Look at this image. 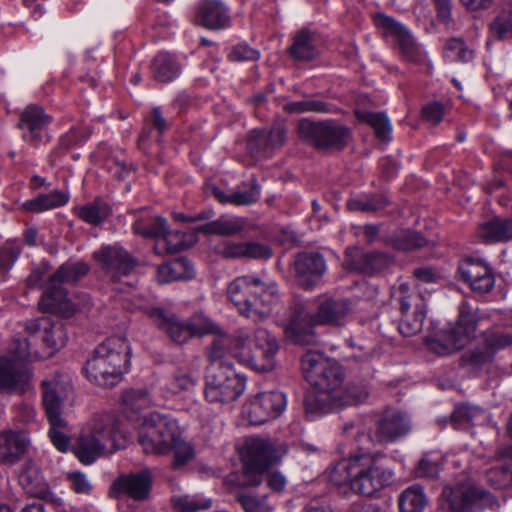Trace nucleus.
<instances>
[{
    "mask_svg": "<svg viewBox=\"0 0 512 512\" xmlns=\"http://www.w3.org/2000/svg\"><path fill=\"white\" fill-rule=\"evenodd\" d=\"M374 23L376 27L383 30L386 35L396 39L401 53L406 60L415 61L417 59L418 48L411 33L405 26L395 19L381 13L374 16Z\"/></svg>",
    "mask_w": 512,
    "mask_h": 512,
    "instance_id": "412c9836",
    "label": "nucleus"
},
{
    "mask_svg": "<svg viewBox=\"0 0 512 512\" xmlns=\"http://www.w3.org/2000/svg\"><path fill=\"white\" fill-rule=\"evenodd\" d=\"M297 281L305 289L313 287L326 269L323 256L315 252L298 254L295 262Z\"/></svg>",
    "mask_w": 512,
    "mask_h": 512,
    "instance_id": "a878e982",
    "label": "nucleus"
},
{
    "mask_svg": "<svg viewBox=\"0 0 512 512\" xmlns=\"http://www.w3.org/2000/svg\"><path fill=\"white\" fill-rule=\"evenodd\" d=\"M246 378L237 373L233 365H220L208 369L204 396L210 403L227 404L237 400L245 390Z\"/></svg>",
    "mask_w": 512,
    "mask_h": 512,
    "instance_id": "9b49d317",
    "label": "nucleus"
},
{
    "mask_svg": "<svg viewBox=\"0 0 512 512\" xmlns=\"http://www.w3.org/2000/svg\"><path fill=\"white\" fill-rule=\"evenodd\" d=\"M398 292L401 311L399 332L405 337L413 336L422 330L426 318L425 298L410 291L406 284H400Z\"/></svg>",
    "mask_w": 512,
    "mask_h": 512,
    "instance_id": "4468645a",
    "label": "nucleus"
},
{
    "mask_svg": "<svg viewBox=\"0 0 512 512\" xmlns=\"http://www.w3.org/2000/svg\"><path fill=\"white\" fill-rule=\"evenodd\" d=\"M247 149L253 158L270 157L271 152L265 130H254L247 141Z\"/></svg>",
    "mask_w": 512,
    "mask_h": 512,
    "instance_id": "13d9d810",
    "label": "nucleus"
},
{
    "mask_svg": "<svg viewBox=\"0 0 512 512\" xmlns=\"http://www.w3.org/2000/svg\"><path fill=\"white\" fill-rule=\"evenodd\" d=\"M132 228L136 234L155 239L156 242L166 231L167 221L159 216H146L137 219Z\"/></svg>",
    "mask_w": 512,
    "mask_h": 512,
    "instance_id": "37998d69",
    "label": "nucleus"
},
{
    "mask_svg": "<svg viewBox=\"0 0 512 512\" xmlns=\"http://www.w3.org/2000/svg\"><path fill=\"white\" fill-rule=\"evenodd\" d=\"M27 331H32V340L36 346H41L34 351L35 359H47L52 357L67 341V331L63 324H51L47 319L31 321L26 326Z\"/></svg>",
    "mask_w": 512,
    "mask_h": 512,
    "instance_id": "2eb2a0df",
    "label": "nucleus"
},
{
    "mask_svg": "<svg viewBox=\"0 0 512 512\" xmlns=\"http://www.w3.org/2000/svg\"><path fill=\"white\" fill-rule=\"evenodd\" d=\"M152 73L159 82H171L180 75L181 65L174 55L160 52L152 62Z\"/></svg>",
    "mask_w": 512,
    "mask_h": 512,
    "instance_id": "4c0bfd02",
    "label": "nucleus"
},
{
    "mask_svg": "<svg viewBox=\"0 0 512 512\" xmlns=\"http://www.w3.org/2000/svg\"><path fill=\"white\" fill-rule=\"evenodd\" d=\"M73 386L67 375L55 373L41 382L42 404L46 416L62 415V405L73 398Z\"/></svg>",
    "mask_w": 512,
    "mask_h": 512,
    "instance_id": "f3484780",
    "label": "nucleus"
},
{
    "mask_svg": "<svg viewBox=\"0 0 512 512\" xmlns=\"http://www.w3.org/2000/svg\"><path fill=\"white\" fill-rule=\"evenodd\" d=\"M279 345L266 329L259 328L249 334L238 330L235 335L234 358L242 365L257 372H269L275 367Z\"/></svg>",
    "mask_w": 512,
    "mask_h": 512,
    "instance_id": "423d86ee",
    "label": "nucleus"
},
{
    "mask_svg": "<svg viewBox=\"0 0 512 512\" xmlns=\"http://www.w3.org/2000/svg\"><path fill=\"white\" fill-rule=\"evenodd\" d=\"M86 430L106 443L110 451L124 448L126 434L119 420L111 413L96 414L87 424Z\"/></svg>",
    "mask_w": 512,
    "mask_h": 512,
    "instance_id": "a211bd4d",
    "label": "nucleus"
},
{
    "mask_svg": "<svg viewBox=\"0 0 512 512\" xmlns=\"http://www.w3.org/2000/svg\"><path fill=\"white\" fill-rule=\"evenodd\" d=\"M29 439L23 432L12 430L0 433V463L13 465L26 453Z\"/></svg>",
    "mask_w": 512,
    "mask_h": 512,
    "instance_id": "c85d7f7f",
    "label": "nucleus"
},
{
    "mask_svg": "<svg viewBox=\"0 0 512 512\" xmlns=\"http://www.w3.org/2000/svg\"><path fill=\"white\" fill-rule=\"evenodd\" d=\"M286 404V396L280 391L260 392L244 403L242 417L250 425H262L280 416Z\"/></svg>",
    "mask_w": 512,
    "mask_h": 512,
    "instance_id": "ddd939ff",
    "label": "nucleus"
},
{
    "mask_svg": "<svg viewBox=\"0 0 512 512\" xmlns=\"http://www.w3.org/2000/svg\"><path fill=\"white\" fill-rule=\"evenodd\" d=\"M50 425L48 436L57 450L66 452L71 444L70 437L64 432L67 427V422L62 418V415H56V418L46 416Z\"/></svg>",
    "mask_w": 512,
    "mask_h": 512,
    "instance_id": "de8ad7c7",
    "label": "nucleus"
},
{
    "mask_svg": "<svg viewBox=\"0 0 512 512\" xmlns=\"http://www.w3.org/2000/svg\"><path fill=\"white\" fill-rule=\"evenodd\" d=\"M93 258L114 282H122L129 277L137 265V260L117 245L102 247L94 252Z\"/></svg>",
    "mask_w": 512,
    "mask_h": 512,
    "instance_id": "dca6fc26",
    "label": "nucleus"
},
{
    "mask_svg": "<svg viewBox=\"0 0 512 512\" xmlns=\"http://www.w3.org/2000/svg\"><path fill=\"white\" fill-rule=\"evenodd\" d=\"M351 311L350 302L347 300L323 298L319 300L318 309L314 315H308L302 307H299L292 315L287 330L296 344L313 345L317 339L311 325H341Z\"/></svg>",
    "mask_w": 512,
    "mask_h": 512,
    "instance_id": "39448f33",
    "label": "nucleus"
},
{
    "mask_svg": "<svg viewBox=\"0 0 512 512\" xmlns=\"http://www.w3.org/2000/svg\"><path fill=\"white\" fill-rule=\"evenodd\" d=\"M195 23L209 30H220L230 26L228 8L220 0H202L198 3Z\"/></svg>",
    "mask_w": 512,
    "mask_h": 512,
    "instance_id": "393cba45",
    "label": "nucleus"
},
{
    "mask_svg": "<svg viewBox=\"0 0 512 512\" xmlns=\"http://www.w3.org/2000/svg\"><path fill=\"white\" fill-rule=\"evenodd\" d=\"M69 196L61 191L55 190L48 194H43L35 199L23 203V208L29 212H42L65 205Z\"/></svg>",
    "mask_w": 512,
    "mask_h": 512,
    "instance_id": "79ce46f5",
    "label": "nucleus"
},
{
    "mask_svg": "<svg viewBox=\"0 0 512 512\" xmlns=\"http://www.w3.org/2000/svg\"><path fill=\"white\" fill-rule=\"evenodd\" d=\"M290 55L297 61H310L317 56V49L313 34L302 29L293 38V43L289 49Z\"/></svg>",
    "mask_w": 512,
    "mask_h": 512,
    "instance_id": "ea45409f",
    "label": "nucleus"
},
{
    "mask_svg": "<svg viewBox=\"0 0 512 512\" xmlns=\"http://www.w3.org/2000/svg\"><path fill=\"white\" fill-rule=\"evenodd\" d=\"M299 137L320 150H343L351 139V129L337 120L310 121L298 123Z\"/></svg>",
    "mask_w": 512,
    "mask_h": 512,
    "instance_id": "9d476101",
    "label": "nucleus"
},
{
    "mask_svg": "<svg viewBox=\"0 0 512 512\" xmlns=\"http://www.w3.org/2000/svg\"><path fill=\"white\" fill-rule=\"evenodd\" d=\"M490 31L498 39H512V6L498 13L490 23Z\"/></svg>",
    "mask_w": 512,
    "mask_h": 512,
    "instance_id": "5fc2aeb1",
    "label": "nucleus"
},
{
    "mask_svg": "<svg viewBox=\"0 0 512 512\" xmlns=\"http://www.w3.org/2000/svg\"><path fill=\"white\" fill-rule=\"evenodd\" d=\"M185 235L181 231H166L154 244V251L156 254H173L184 250L190 246L184 239Z\"/></svg>",
    "mask_w": 512,
    "mask_h": 512,
    "instance_id": "c03bdc74",
    "label": "nucleus"
},
{
    "mask_svg": "<svg viewBox=\"0 0 512 512\" xmlns=\"http://www.w3.org/2000/svg\"><path fill=\"white\" fill-rule=\"evenodd\" d=\"M344 265L347 269L364 274H374L387 268L391 259L384 253H361L358 249H347Z\"/></svg>",
    "mask_w": 512,
    "mask_h": 512,
    "instance_id": "bb28decb",
    "label": "nucleus"
},
{
    "mask_svg": "<svg viewBox=\"0 0 512 512\" xmlns=\"http://www.w3.org/2000/svg\"><path fill=\"white\" fill-rule=\"evenodd\" d=\"M427 505V498L419 485L405 489L399 497L401 512H423Z\"/></svg>",
    "mask_w": 512,
    "mask_h": 512,
    "instance_id": "a18cd8bd",
    "label": "nucleus"
},
{
    "mask_svg": "<svg viewBox=\"0 0 512 512\" xmlns=\"http://www.w3.org/2000/svg\"><path fill=\"white\" fill-rule=\"evenodd\" d=\"M129 346L124 337L108 338L96 347L84 366L87 378L102 387H112L121 381L127 370Z\"/></svg>",
    "mask_w": 512,
    "mask_h": 512,
    "instance_id": "20e7f679",
    "label": "nucleus"
},
{
    "mask_svg": "<svg viewBox=\"0 0 512 512\" xmlns=\"http://www.w3.org/2000/svg\"><path fill=\"white\" fill-rule=\"evenodd\" d=\"M174 507L181 512H198L212 507V500L200 495H183L172 498Z\"/></svg>",
    "mask_w": 512,
    "mask_h": 512,
    "instance_id": "603ef678",
    "label": "nucleus"
},
{
    "mask_svg": "<svg viewBox=\"0 0 512 512\" xmlns=\"http://www.w3.org/2000/svg\"><path fill=\"white\" fill-rule=\"evenodd\" d=\"M220 253L226 258L268 259L271 250L268 246L256 242L225 241L220 246Z\"/></svg>",
    "mask_w": 512,
    "mask_h": 512,
    "instance_id": "473e14b6",
    "label": "nucleus"
},
{
    "mask_svg": "<svg viewBox=\"0 0 512 512\" xmlns=\"http://www.w3.org/2000/svg\"><path fill=\"white\" fill-rule=\"evenodd\" d=\"M235 337L232 338L223 331L217 334L211 345L206 349V357L209 362L208 369H216L220 365H228L225 359L229 352L233 353Z\"/></svg>",
    "mask_w": 512,
    "mask_h": 512,
    "instance_id": "e433bc0d",
    "label": "nucleus"
},
{
    "mask_svg": "<svg viewBox=\"0 0 512 512\" xmlns=\"http://www.w3.org/2000/svg\"><path fill=\"white\" fill-rule=\"evenodd\" d=\"M198 380L197 370L187 366L177 367L163 383L161 389L166 398L192 390Z\"/></svg>",
    "mask_w": 512,
    "mask_h": 512,
    "instance_id": "2f4dec72",
    "label": "nucleus"
},
{
    "mask_svg": "<svg viewBox=\"0 0 512 512\" xmlns=\"http://www.w3.org/2000/svg\"><path fill=\"white\" fill-rule=\"evenodd\" d=\"M180 428L173 418L159 413L144 417L138 427L139 444L146 454L165 455L179 436Z\"/></svg>",
    "mask_w": 512,
    "mask_h": 512,
    "instance_id": "1a4fd4ad",
    "label": "nucleus"
},
{
    "mask_svg": "<svg viewBox=\"0 0 512 512\" xmlns=\"http://www.w3.org/2000/svg\"><path fill=\"white\" fill-rule=\"evenodd\" d=\"M328 479L341 492L370 496L390 480L391 474L379 462L378 457L359 450L340 460L328 470Z\"/></svg>",
    "mask_w": 512,
    "mask_h": 512,
    "instance_id": "f03ea898",
    "label": "nucleus"
},
{
    "mask_svg": "<svg viewBox=\"0 0 512 512\" xmlns=\"http://www.w3.org/2000/svg\"><path fill=\"white\" fill-rule=\"evenodd\" d=\"M478 320L473 307L466 301L462 302L455 325L442 330L437 337L427 338L428 349L439 356L462 349L475 337Z\"/></svg>",
    "mask_w": 512,
    "mask_h": 512,
    "instance_id": "0eeeda50",
    "label": "nucleus"
},
{
    "mask_svg": "<svg viewBox=\"0 0 512 512\" xmlns=\"http://www.w3.org/2000/svg\"><path fill=\"white\" fill-rule=\"evenodd\" d=\"M358 120L364 122L374 129L377 138L381 140H389L391 133V125L384 113H373L368 111H355Z\"/></svg>",
    "mask_w": 512,
    "mask_h": 512,
    "instance_id": "49530a36",
    "label": "nucleus"
},
{
    "mask_svg": "<svg viewBox=\"0 0 512 512\" xmlns=\"http://www.w3.org/2000/svg\"><path fill=\"white\" fill-rule=\"evenodd\" d=\"M192 336H204L207 334H215L222 332L216 323L203 315H195L189 321Z\"/></svg>",
    "mask_w": 512,
    "mask_h": 512,
    "instance_id": "052dcab7",
    "label": "nucleus"
},
{
    "mask_svg": "<svg viewBox=\"0 0 512 512\" xmlns=\"http://www.w3.org/2000/svg\"><path fill=\"white\" fill-rule=\"evenodd\" d=\"M484 411L471 405H459L452 414L453 421L474 423Z\"/></svg>",
    "mask_w": 512,
    "mask_h": 512,
    "instance_id": "774afa93",
    "label": "nucleus"
},
{
    "mask_svg": "<svg viewBox=\"0 0 512 512\" xmlns=\"http://www.w3.org/2000/svg\"><path fill=\"white\" fill-rule=\"evenodd\" d=\"M228 300L244 317L254 322L267 318L279 301L275 282H264L259 277L244 275L235 278L227 286Z\"/></svg>",
    "mask_w": 512,
    "mask_h": 512,
    "instance_id": "7ed1b4c3",
    "label": "nucleus"
},
{
    "mask_svg": "<svg viewBox=\"0 0 512 512\" xmlns=\"http://www.w3.org/2000/svg\"><path fill=\"white\" fill-rule=\"evenodd\" d=\"M171 451L174 452L173 468L180 469L188 464L195 457V448L193 444L181 437V431L179 436L173 441L171 445Z\"/></svg>",
    "mask_w": 512,
    "mask_h": 512,
    "instance_id": "864d4df0",
    "label": "nucleus"
},
{
    "mask_svg": "<svg viewBox=\"0 0 512 512\" xmlns=\"http://www.w3.org/2000/svg\"><path fill=\"white\" fill-rule=\"evenodd\" d=\"M19 484L32 497L46 499L50 495L49 486L44 481L40 469L28 462L19 474Z\"/></svg>",
    "mask_w": 512,
    "mask_h": 512,
    "instance_id": "f704fd0d",
    "label": "nucleus"
},
{
    "mask_svg": "<svg viewBox=\"0 0 512 512\" xmlns=\"http://www.w3.org/2000/svg\"><path fill=\"white\" fill-rule=\"evenodd\" d=\"M512 345V336L502 332H490L485 336L484 346L494 356L498 351Z\"/></svg>",
    "mask_w": 512,
    "mask_h": 512,
    "instance_id": "0e129e2a",
    "label": "nucleus"
},
{
    "mask_svg": "<svg viewBox=\"0 0 512 512\" xmlns=\"http://www.w3.org/2000/svg\"><path fill=\"white\" fill-rule=\"evenodd\" d=\"M105 167L116 178H123L130 171L129 163L123 151H116L110 155L105 161Z\"/></svg>",
    "mask_w": 512,
    "mask_h": 512,
    "instance_id": "680f3d73",
    "label": "nucleus"
},
{
    "mask_svg": "<svg viewBox=\"0 0 512 512\" xmlns=\"http://www.w3.org/2000/svg\"><path fill=\"white\" fill-rule=\"evenodd\" d=\"M410 431L407 416L398 411L387 412L379 421L377 436L380 442H392Z\"/></svg>",
    "mask_w": 512,
    "mask_h": 512,
    "instance_id": "c756f323",
    "label": "nucleus"
},
{
    "mask_svg": "<svg viewBox=\"0 0 512 512\" xmlns=\"http://www.w3.org/2000/svg\"><path fill=\"white\" fill-rule=\"evenodd\" d=\"M479 237L487 243L512 240V218L495 217L478 227Z\"/></svg>",
    "mask_w": 512,
    "mask_h": 512,
    "instance_id": "c9c22d12",
    "label": "nucleus"
},
{
    "mask_svg": "<svg viewBox=\"0 0 512 512\" xmlns=\"http://www.w3.org/2000/svg\"><path fill=\"white\" fill-rule=\"evenodd\" d=\"M50 121V116L42 107L35 104L28 105L21 112L18 123L19 129L22 131V139L37 146L42 141Z\"/></svg>",
    "mask_w": 512,
    "mask_h": 512,
    "instance_id": "aec40b11",
    "label": "nucleus"
},
{
    "mask_svg": "<svg viewBox=\"0 0 512 512\" xmlns=\"http://www.w3.org/2000/svg\"><path fill=\"white\" fill-rule=\"evenodd\" d=\"M395 248L403 251H412L424 247L427 240L420 233L402 231L393 240Z\"/></svg>",
    "mask_w": 512,
    "mask_h": 512,
    "instance_id": "6e6d98bb",
    "label": "nucleus"
},
{
    "mask_svg": "<svg viewBox=\"0 0 512 512\" xmlns=\"http://www.w3.org/2000/svg\"><path fill=\"white\" fill-rule=\"evenodd\" d=\"M27 338H16L10 345L9 359H14L19 363L27 360L35 359L34 351L37 349L36 342L32 340V331H27Z\"/></svg>",
    "mask_w": 512,
    "mask_h": 512,
    "instance_id": "8fccbe9b",
    "label": "nucleus"
},
{
    "mask_svg": "<svg viewBox=\"0 0 512 512\" xmlns=\"http://www.w3.org/2000/svg\"><path fill=\"white\" fill-rule=\"evenodd\" d=\"M30 386V373L24 364L7 356L0 358V393L23 394Z\"/></svg>",
    "mask_w": 512,
    "mask_h": 512,
    "instance_id": "6ab92c4d",
    "label": "nucleus"
},
{
    "mask_svg": "<svg viewBox=\"0 0 512 512\" xmlns=\"http://www.w3.org/2000/svg\"><path fill=\"white\" fill-rule=\"evenodd\" d=\"M260 187L254 182L247 191H236L229 195V204L236 206L250 205L259 199Z\"/></svg>",
    "mask_w": 512,
    "mask_h": 512,
    "instance_id": "69168bd1",
    "label": "nucleus"
},
{
    "mask_svg": "<svg viewBox=\"0 0 512 512\" xmlns=\"http://www.w3.org/2000/svg\"><path fill=\"white\" fill-rule=\"evenodd\" d=\"M388 204L389 200L384 195L362 196L347 202L349 210L361 212H377L384 209Z\"/></svg>",
    "mask_w": 512,
    "mask_h": 512,
    "instance_id": "3c124183",
    "label": "nucleus"
},
{
    "mask_svg": "<svg viewBox=\"0 0 512 512\" xmlns=\"http://www.w3.org/2000/svg\"><path fill=\"white\" fill-rule=\"evenodd\" d=\"M444 56L450 61L468 62L473 58V51L461 39L452 38L446 42Z\"/></svg>",
    "mask_w": 512,
    "mask_h": 512,
    "instance_id": "4d7b16f0",
    "label": "nucleus"
},
{
    "mask_svg": "<svg viewBox=\"0 0 512 512\" xmlns=\"http://www.w3.org/2000/svg\"><path fill=\"white\" fill-rule=\"evenodd\" d=\"M285 110L289 113H328L331 111V105L320 100H303L287 103Z\"/></svg>",
    "mask_w": 512,
    "mask_h": 512,
    "instance_id": "bf43d9fd",
    "label": "nucleus"
},
{
    "mask_svg": "<svg viewBox=\"0 0 512 512\" xmlns=\"http://www.w3.org/2000/svg\"><path fill=\"white\" fill-rule=\"evenodd\" d=\"M152 487L150 470L119 476L112 484L114 494H126L134 500L141 501L148 497Z\"/></svg>",
    "mask_w": 512,
    "mask_h": 512,
    "instance_id": "5701e85b",
    "label": "nucleus"
},
{
    "mask_svg": "<svg viewBox=\"0 0 512 512\" xmlns=\"http://www.w3.org/2000/svg\"><path fill=\"white\" fill-rule=\"evenodd\" d=\"M194 269L191 263L185 258L174 259L160 265L157 270V278L160 283L189 279L193 277Z\"/></svg>",
    "mask_w": 512,
    "mask_h": 512,
    "instance_id": "58836bf2",
    "label": "nucleus"
},
{
    "mask_svg": "<svg viewBox=\"0 0 512 512\" xmlns=\"http://www.w3.org/2000/svg\"><path fill=\"white\" fill-rule=\"evenodd\" d=\"M123 409L125 413H137L143 409L149 408L153 400L146 389H131L124 392L122 396Z\"/></svg>",
    "mask_w": 512,
    "mask_h": 512,
    "instance_id": "09e8293b",
    "label": "nucleus"
},
{
    "mask_svg": "<svg viewBox=\"0 0 512 512\" xmlns=\"http://www.w3.org/2000/svg\"><path fill=\"white\" fill-rule=\"evenodd\" d=\"M237 501L245 512H270L271 510L265 496L258 497L247 493H240L237 495Z\"/></svg>",
    "mask_w": 512,
    "mask_h": 512,
    "instance_id": "e2e57ef3",
    "label": "nucleus"
},
{
    "mask_svg": "<svg viewBox=\"0 0 512 512\" xmlns=\"http://www.w3.org/2000/svg\"><path fill=\"white\" fill-rule=\"evenodd\" d=\"M148 315L158 328L166 332L176 343L182 344L193 337L189 322L186 324L180 322L174 314L162 308H152Z\"/></svg>",
    "mask_w": 512,
    "mask_h": 512,
    "instance_id": "cd10ccee",
    "label": "nucleus"
},
{
    "mask_svg": "<svg viewBox=\"0 0 512 512\" xmlns=\"http://www.w3.org/2000/svg\"><path fill=\"white\" fill-rule=\"evenodd\" d=\"M247 227V220L239 216L222 215L197 228V231L207 235L230 237L240 234Z\"/></svg>",
    "mask_w": 512,
    "mask_h": 512,
    "instance_id": "72a5a7b5",
    "label": "nucleus"
},
{
    "mask_svg": "<svg viewBox=\"0 0 512 512\" xmlns=\"http://www.w3.org/2000/svg\"><path fill=\"white\" fill-rule=\"evenodd\" d=\"M275 461L276 450L269 440L260 437L247 438L243 446V485H260L264 471Z\"/></svg>",
    "mask_w": 512,
    "mask_h": 512,
    "instance_id": "f8f14e48",
    "label": "nucleus"
},
{
    "mask_svg": "<svg viewBox=\"0 0 512 512\" xmlns=\"http://www.w3.org/2000/svg\"><path fill=\"white\" fill-rule=\"evenodd\" d=\"M111 211L110 205L99 198L76 208L77 216L84 222L91 225H99L103 223L108 219Z\"/></svg>",
    "mask_w": 512,
    "mask_h": 512,
    "instance_id": "a19ab883",
    "label": "nucleus"
},
{
    "mask_svg": "<svg viewBox=\"0 0 512 512\" xmlns=\"http://www.w3.org/2000/svg\"><path fill=\"white\" fill-rule=\"evenodd\" d=\"M106 451L111 452L106 443L84 430L73 446V453L84 465L94 463Z\"/></svg>",
    "mask_w": 512,
    "mask_h": 512,
    "instance_id": "7c9ffc66",
    "label": "nucleus"
},
{
    "mask_svg": "<svg viewBox=\"0 0 512 512\" xmlns=\"http://www.w3.org/2000/svg\"><path fill=\"white\" fill-rule=\"evenodd\" d=\"M89 269V265L84 261H68L62 264L46 283L39 302L41 308L50 312H75L77 308L68 299L63 285L76 283L89 272Z\"/></svg>",
    "mask_w": 512,
    "mask_h": 512,
    "instance_id": "6e6552de",
    "label": "nucleus"
},
{
    "mask_svg": "<svg viewBox=\"0 0 512 512\" xmlns=\"http://www.w3.org/2000/svg\"><path fill=\"white\" fill-rule=\"evenodd\" d=\"M487 480L495 488H505L510 483V472L507 466L491 468L486 473Z\"/></svg>",
    "mask_w": 512,
    "mask_h": 512,
    "instance_id": "338daca9",
    "label": "nucleus"
},
{
    "mask_svg": "<svg viewBox=\"0 0 512 512\" xmlns=\"http://www.w3.org/2000/svg\"><path fill=\"white\" fill-rule=\"evenodd\" d=\"M485 492L471 483H460L443 490V496L452 512H470L484 497Z\"/></svg>",
    "mask_w": 512,
    "mask_h": 512,
    "instance_id": "b1692460",
    "label": "nucleus"
},
{
    "mask_svg": "<svg viewBox=\"0 0 512 512\" xmlns=\"http://www.w3.org/2000/svg\"><path fill=\"white\" fill-rule=\"evenodd\" d=\"M462 279L472 290L487 293L494 287V276L491 268L480 259L468 258L459 265Z\"/></svg>",
    "mask_w": 512,
    "mask_h": 512,
    "instance_id": "4be33fe9",
    "label": "nucleus"
},
{
    "mask_svg": "<svg viewBox=\"0 0 512 512\" xmlns=\"http://www.w3.org/2000/svg\"><path fill=\"white\" fill-rule=\"evenodd\" d=\"M301 364L306 380L316 390L305 398L307 414L328 413L366 399L364 391L344 385V373L337 361L309 351L303 355Z\"/></svg>",
    "mask_w": 512,
    "mask_h": 512,
    "instance_id": "f257e3e1",
    "label": "nucleus"
}]
</instances>
